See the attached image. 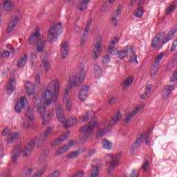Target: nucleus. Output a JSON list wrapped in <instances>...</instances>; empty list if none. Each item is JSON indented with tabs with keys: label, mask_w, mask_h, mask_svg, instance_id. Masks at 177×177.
I'll list each match as a JSON object with an SVG mask.
<instances>
[{
	"label": "nucleus",
	"mask_w": 177,
	"mask_h": 177,
	"mask_svg": "<svg viewBox=\"0 0 177 177\" xmlns=\"http://www.w3.org/2000/svg\"><path fill=\"white\" fill-rule=\"evenodd\" d=\"M115 102H117V98L115 97H111L109 101V103L110 104H114V103H115Z\"/></svg>",
	"instance_id": "nucleus-60"
},
{
	"label": "nucleus",
	"mask_w": 177,
	"mask_h": 177,
	"mask_svg": "<svg viewBox=\"0 0 177 177\" xmlns=\"http://www.w3.org/2000/svg\"><path fill=\"white\" fill-rule=\"evenodd\" d=\"M93 164H95V162H92V163H91V167H93V169L91 170V174L89 177L99 176V167L94 166Z\"/></svg>",
	"instance_id": "nucleus-36"
},
{
	"label": "nucleus",
	"mask_w": 177,
	"mask_h": 177,
	"mask_svg": "<svg viewBox=\"0 0 177 177\" xmlns=\"http://www.w3.org/2000/svg\"><path fill=\"white\" fill-rule=\"evenodd\" d=\"M42 66L44 68L46 73H49V71H50V64L49 63V62H48V60L43 61V64L40 65V67Z\"/></svg>",
	"instance_id": "nucleus-40"
},
{
	"label": "nucleus",
	"mask_w": 177,
	"mask_h": 177,
	"mask_svg": "<svg viewBox=\"0 0 177 177\" xmlns=\"http://www.w3.org/2000/svg\"><path fill=\"white\" fill-rule=\"evenodd\" d=\"M77 118H72L66 121V123L64 122V124H62V127L64 128H66V129L70 128V127H73V125H75L77 124Z\"/></svg>",
	"instance_id": "nucleus-31"
},
{
	"label": "nucleus",
	"mask_w": 177,
	"mask_h": 177,
	"mask_svg": "<svg viewBox=\"0 0 177 177\" xmlns=\"http://www.w3.org/2000/svg\"><path fill=\"white\" fill-rule=\"evenodd\" d=\"M3 157V145L0 144V158Z\"/></svg>",
	"instance_id": "nucleus-59"
},
{
	"label": "nucleus",
	"mask_w": 177,
	"mask_h": 177,
	"mask_svg": "<svg viewBox=\"0 0 177 177\" xmlns=\"http://www.w3.org/2000/svg\"><path fill=\"white\" fill-rule=\"evenodd\" d=\"M55 113L57 118L63 125V124L66 122V117L64 116V111H63V109L62 108V106H58L55 110Z\"/></svg>",
	"instance_id": "nucleus-19"
},
{
	"label": "nucleus",
	"mask_w": 177,
	"mask_h": 177,
	"mask_svg": "<svg viewBox=\"0 0 177 177\" xmlns=\"http://www.w3.org/2000/svg\"><path fill=\"white\" fill-rule=\"evenodd\" d=\"M61 55L62 59H66L68 56V43L67 41L61 44Z\"/></svg>",
	"instance_id": "nucleus-22"
},
{
	"label": "nucleus",
	"mask_w": 177,
	"mask_h": 177,
	"mask_svg": "<svg viewBox=\"0 0 177 177\" xmlns=\"http://www.w3.org/2000/svg\"><path fill=\"white\" fill-rule=\"evenodd\" d=\"M177 81V71L173 73V75L170 79V82H176Z\"/></svg>",
	"instance_id": "nucleus-52"
},
{
	"label": "nucleus",
	"mask_w": 177,
	"mask_h": 177,
	"mask_svg": "<svg viewBox=\"0 0 177 177\" xmlns=\"http://www.w3.org/2000/svg\"><path fill=\"white\" fill-rule=\"evenodd\" d=\"M103 149L105 150H111L113 149V143L109 141L107 139H104L102 141Z\"/></svg>",
	"instance_id": "nucleus-33"
},
{
	"label": "nucleus",
	"mask_w": 177,
	"mask_h": 177,
	"mask_svg": "<svg viewBox=\"0 0 177 177\" xmlns=\"http://www.w3.org/2000/svg\"><path fill=\"white\" fill-rule=\"evenodd\" d=\"M121 153H117L115 157L113 158V160L109 162V168L108 170V174L110 175L111 174V172L113 171V170H114V168H115V167H117L119 164L118 162V160H120V158H121Z\"/></svg>",
	"instance_id": "nucleus-12"
},
{
	"label": "nucleus",
	"mask_w": 177,
	"mask_h": 177,
	"mask_svg": "<svg viewBox=\"0 0 177 177\" xmlns=\"http://www.w3.org/2000/svg\"><path fill=\"white\" fill-rule=\"evenodd\" d=\"M46 46V40L45 39H39L37 43V51L39 53L44 52V49Z\"/></svg>",
	"instance_id": "nucleus-23"
},
{
	"label": "nucleus",
	"mask_w": 177,
	"mask_h": 177,
	"mask_svg": "<svg viewBox=\"0 0 177 177\" xmlns=\"http://www.w3.org/2000/svg\"><path fill=\"white\" fill-rule=\"evenodd\" d=\"M85 172L84 171H80L73 174V177H84Z\"/></svg>",
	"instance_id": "nucleus-54"
},
{
	"label": "nucleus",
	"mask_w": 177,
	"mask_h": 177,
	"mask_svg": "<svg viewBox=\"0 0 177 177\" xmlns=\"http://www.w3.org/2000/svg\"><path fill=\"white\" fill-rule=\"evenodd\" d=\"M89 92V86L85 85L82 87L79 91V99L81 102H85L88 98V93Z\"/></svg>",
	"instance_id": "nucleus-14"
},
{
	"label": "nucleus",
	"mask_w": 177,
	"mask_h": 177,
	"mask_svg": "<svg viewBox=\"0 0 177 177\" xmlns=\"http://www.w3.org/2000/svg\"><path fill=\"white\" fill-rule=\"evenodd\" d=\"M90 1L91 0H83L80 3V5H82V6L79 8V10H80L81 12H84V10H86L88 9V5H89Z\"/></svg>",
	"instance_id": "nucleus-37"
},
{
	"label": "nucleus",
	"mask_w": 177,
	"mask_h": 177,
	"mask_svg": "<svg viewBox=\"0 0 177 177\" xmlns=\"http://www.w3.org/2000/svg\"><path fill=\"white\" fill-rule=\"evenodd\" d=\"M53 131V128L48 127L46 130L44 131V135H41L43 138L45 139H47V138H49V136L50 133H52V131Z\"/></svg>",
	"instance_id": "nucleus-44"
},
{
	"label": "nucleus",
	"mask_w": 177,
	"mask_h": 177,
	"mask_svg": "<svg viewBox=\"0 0 177 177\" xmlns=\"http://www.w3.org/2000/svg\"><path fill=\"white\" fill-rule=\"evenodd\" d=\"M92 19H90L84 28L82 37L80 41V46H84L85 45V42H86V38H88V32H89V30H91V26H92Z\"/></svg>",
	"instance_id": "nucleus-11"
},
{
	"label": "nucleus",
	"mask_w": 177,
	"mask_h": 177,
	"mask_svg": "<svg viewBox=\"0 0 177 177\" xmlns=\"http://www.w3.org/2000/svg\"><path fill=\"white\" fill-rule=\"evenodd\" d=\"M136 1H137V0H131V6H134L135 4L136 3Z\"/></svg>",
	"instance_id": "nucleus-63"
},
{
	"label": "nucleus",
	"mask_w": 177,
	"mask_h": 177,
	"mask_svg": "<svg viewBox=\"0 0 177 177\" xmlns=\"http://www.w3.org/2000/svg\"><path fill=\"white\" fill-rule=\"evenodd\" d=\"M81 149L77 150V151H73L71 153L68 154L66 156L67 158L72 159V158H75V157H78L80 156V153H81Z\"/></svg>",
	"instance_id": "nucleus-41"
},
{
	"label": "nucleus",
	"mask_w": 177,
	"mask_h": 177,
	"mask_svg": "<svg viewBox=\"0 0 177 177\" xmlns=\"http://www.w3.org/2000/svg\"><path fill=\"white\" fill-rule=\"evenodd\" d=\"M122 120V115H121V112L118 111L116 113L115 115L113 116L111 120L108 122L106 124H104V128L107 127L108 128H113L114 125H117L119 121Z\"/></svg>",
	"instance_id": "nucleus-10"
},
{
	"label": "nucleus",
	"mask_w": 177,
	"mask_h": 177,
	"mask_svg": "<svg viewBox=\"0 0 177 177\" xmlns=\"http://www.w3.org/2000/svg\"><path fill=\"white\" fill-rule=\"evenodd\" d=\"M175 89V87L174 86H169L167 85L165 88L162 91V96L164 99H167V97H169V96L171 95L172 91Z\"/></svg>",
	"instance_id": "nucleus-20"
},
{
	"label": "nucleus",
	"mask_w": 177,
	"mask_h": 177,
	"mask_svg": "<svg viewBox=\"0 0 177 177\" xmlns=\"http://www.w3.org/2000/svg\"><path fill=\"white\" fill-rule=\"evenodd\" d=\"M134 16H136V17H138V19H140V17L143 16V8L141 6L138 7L134 11Z\"/></svg>",
	"instance_id": "nucleus-38"
},
{
	"label": "nucleus",
	"mask_w": 177,
	"mask_h": 177,
	"mask_svg": "<svg viewBox=\"0 0 177 177\" xmlns=\"http://www.w3.org/2000/svg\"><path fill=\"white\" fill-rule=\"evenodd\" d=\"M106 52L110 55H113L118 54V50H117V48H115L113 46H109L108 48L106 49Z\"/></svg>",
	"instance_id": "nucleus-39"
},
{
	"label": "nucleus",
	"mask_w": 177,
	"mask_h": 177,
	"mask_svg": "<svg viewBox=\"0 0 177 177\" xmlns=\"http://www.w3.org/2000/svg\"><path fill=\"white\" fill-rule=\"evenodd\" d=\"M164 57V54L163 53H160V55H158L154 61L155 64H158V63H160V62L161 61V59H162Z\"/></svg>",
	"instance_id": "nucleus-51"
},
{
	"label": "nucleus",
	"mask_w": 177,
	"mask_h": 177,
	"mask_svg": "<svg viewBox=\"0 0 177 177\" xmlns=\"http://www.w3.org/2000/svg\"><path fill=\"white\" fill-rule=\"evenodd\" d=\"M109 62H110V57H109V55H106L104 57L102 63H109Z\"/></svg>",
	"instance_id": "nucleus-58"
},
{
	"label": "nucleus",
	"mask_w": 177,
	"mask_h": 177,
	"mask_svg": "<svg viewBox=\"0 0 177 177\" xmlns=\"http://www.w3.org/2000/svg\"><path fill=\"white\" fill-rule=\"evenodd\" d=\"M176 31H177V29H171L166 35L172 39V37L175 35V33L176 32Z\"/></svg>",
	"instance_id": "nucleus-53"
},
{
	"label": "nucleus",
	"mask_w": 177,
	"mask_h": 177,
	"mask_svg": "<svg viewBox=\"0 0 177 177\" xmlns=\"http://www.w3.org/2000/svg\"><path fill=\"white\" fill-rule=\"evenodd\" d=\"M8 173H3L0 177H8Z\"/></svg>",
	"instance_id": "nucleus-64"
},
{
	"label": "nucleus",
	"mask_w": 177,
	"mask_h": 177,
	"mask_svg": "<svg viewBox=\"0 0 177 177\" xmlns=\"http://www.w3.org/2000/svg\"><path fill=\"white\" fill-rule=\"evenodd\" d=\"M48 89L42 95L46 106H50L52 102H56L59 97L60 91V83L59 80H53L47 85Z\"/></svg>",
	"instance_id": "nucleus-4"
},
{
	"label": "nucleus",
	"mask_w": 177,
	"mask_h": 177,
	"mask_svg": "<svg viewBox=\"0 0 177 177\" xmlns=\"http://www.w3.org/2000/svg\"><path fill=\"white\" fill-rule=\"evenodd\" d=\"M1 135L3 136H6V135L8 136L7 139V143L8 145H10V143H13L15 140H17L19 139V132L12 133L10 129L6 128L3 129V131L1 132Z\"/></svg>",
	"instance_id": "nucleus-9"
},
{
	"label": "nucleus",
	"mask_w": 177,
	"mask_h": 177,
	"mask_svg": "<svg viewBox=\"0 0 177 177\" xmlns=\"http://www.w3.org/2000/svg\"><path fill=\"white\" fill-rule=\"evenodd\" d=\"M16 82V80L15 78H10L8 86H7L6 91L8 95H10L12 92H14V91H16V87L13 86V84Z\"/></svg>",
	"instance_id": "nucleus-28"
},
{
	"label": "nucleus",
	"mask_w": 177,
	"mask_h": 177,
	"mask_svg": "<svg viewBox=\"0 0 177 177\" xmlns=\"http://www.w3.org/2000/svg\"><path fill=\"white\" fill-rule=\"evenodd\" d=\"M25 89L26 91L28 96H31V95H34L35 92V86H34V84H32V83H30V82H26Z\"/></svg>",
	"instance_id": "nucleus-25"
},
{
	"label": "nucleus",
	"mask_w": 177,
	"mask_h": 177,
	"mask_svg": "<svg viewBox=\"0 0 177 177\" xmlns=\"http://www.w3.org/2000/svg\"><path fill=\"white\" fill-rule=\"evenodd\" d=\"M39 30H37L35 33H33L30 37L28 38V43L29 45H34L35 44V41L37 38L39 37Z\"/></svg>",
	"instance_id": "nucleus-32"
},
{
	"label": "nucleus",
	"mask_w": 177,
	"mask_h": 177,
	"mask_svg": "<svg viewBox=\"0 0 177 177\" xmlns=\"http://www.w3.org/2000/svg\"><path fill=\"white\" fill-rule=\"evenodd\" d=\"M97 124V122L96 120L89 122L88 124L80 128V132H82L85 135H84L81 140L83 142H86L89 139V137L92 133H93V129H95V127H96V124Z\"/></svg>",
	"instance_id": "nucleus-6"
},
{
	"label": "nucleus",
	"mask_w": 177,
	"mask_h": 177,
	"mask_svg": "<svg viewBox=\"0 0 177 177\" xmlns=\"http://www.w3.org/2000/svg\"><path fill=\"white\" fill-rule=\"evenodd\" d=\"M69 136H70V131H67L64 134L62 135L60 138L56 139L51 144V146L55 147V146H57V145H60V143H63V142H64V140H66Z\"/></svg>",
	"instance_id": "nucleus-21"
},
{
	"label": "nucleus",
	"mask_w": 177,
	"mask_h": 177,
	"mask_svg": "<svg viewBox=\"0 0 177 177\" xmlns=\"http://www.w3.org/2000/svg\"><path fill=\"white\" fill-rule=\"evenodd\" d=\"M136 170L133 169L131 174H130V177H136Z\"/></svg>",
	"instance_id": "nucleus-62"
},
{
	"label": "nucleus",
	"mask_w": 177,
	"mask_h": 177,
	"mask_svg": "<svg viewBox=\"0 0 177 177\" xmlns=\"http://www.w3.org/2000/svg\"><path fill=\"white\" fill-rule=\"evenodd\" d=\"M36 84H41V77L39 75H37L35 77Z\"/></svg>",
	"instance_id": "nucleus-61"
},
{
	"label": "nucleus",
	"mask_w": 177,
	"mask_h": 177,
	"mask_svg": "<svg viewBox=\"0 0 177 177\" xmlns=\"http://www.w3.org/2000/svg\"><path fill=\"white\" fill-rule=\"evenodd\" d=\"M171 39H172L171 37L166 35V37L162 41L161 45L158 47V49H161V48H162V46H164V45H165L167 42H169V41H171Z\"/></svg>",
	"instance_id": "nucleus-48"
},
{
	"label": "nucleus",
	"mask_w": 177,
	"mask_h": 177,
	"mask_svg": "<svg viewBox=\"0 0 177 177\" xmlns=\"http://www.w3.org/2000/svg\"><path fill=\"white\" fill-rule=\"evenodd\" d=\"M60 30H62V23H58L54 26H50L47 35V39L49 44L53 42V41H57L59 35L60 34Z\"/></svg>",
	"instance_id": "nucleus-7"
},
{
	"label": "nucleus",
	"mask_w": 177,
	"mask_h": 177,
	"mask_svg": "<svg viewBox=\"0 0 177 177\" xmlns=\"http://www.w3.org/2000/svg\"><path fill=\"white\" fill-rule=\"evenodd\" d=\"M22 109H24V110L26 109V115L22 118V127L24 129H28L30 128V122H28V120L29 121H32V120H34V110L30 107L28 100L26 97H22L20 102H17L15 105L16 113H21Z\"/></svg>",
	"instance_id": "nucleus-2"
},
{
	"label": "nucleus",
	"mask_w": 177,
	"mask_h": 177,
	"mask_svg": "<svg viewBox=\"0 0 177 177\" xmlns=\"http://www.w3.org/2000/svg\"><path fill=\"white\" fill-rule=\"evenodd\" d=\"M27 60H28V55L24 54V57H20L17 62V67L18 68H23L26 66V63H27Z\"/></svg>",
	"instance_id": "nucleus-24"
},
{
	"label": "nucleus",
	"mask_w": 177,
	"mask_h": 177,
	"mask_svg": "<svg viewBox=\"0 0 177 177\" xmlns=\"http://www.w3.org/2000/svg\"><path fill=\"white\" fill-rule=\"evenodd\" d=\"M109 130L106 129V128H100L97 127V138H102L105 135H107L109 133Z\"/></svg>",
	"instance_id": "nucleus-35"
},
{
	"label": "nucleus",
	"mask_w": 177,
	"mask_h": 177,
	"mask_svg": "<svg viewBox=\"0 0 177 177\" xmlns=\"http://www.w3.org/2000/svg\"><path fill=\"white\" fill-rule=\"evenodd\" d=\"M3 6L6 12H10L13 10V3L10 0H4Z\"/></svg>",
	"instance_id": "nucleus-27"
},
{
	"label": "nucleus",
	"mask_w": 177,
	"mask_h": 177,
	"mask_svg": "<svg viewBox=\"0 0 177 177\" xmlns=\"http://www.w3.org/2000/svg\"><path fill=\"white\" fill-rule=\"evenodd\" d=\"M132 54L130 55L129 57V62L130 63H135L136 64H138L139 62H138V56L135 55V53H133V52H131Z\"/></svg>",
	"instance_id": "nucleus-42"
},
{
	"label": "nucleus",
	"mask_w": 177,
	"mask_h": 177,
	"mask_svg": "<svg viewBox=\"0 0 177 177\" xmlns=\"http://www.w3.org/2000/svg\"><path fill=\"white\" fill-rule=\"evenodd\" d=\"M10 56V52L9 50H4L0 53V59H6Z\"/></svg>",
	"instance_id": "nucleus-47"
},
{
	"label": "nucleus",
	"mask_w": 177,
	"mask_h": 177,
	"mask_svg": "<svg viewBox=\"0 0 177 177\" xmlns=\"http://www.w3.org/2000/svg\"><path fill=\"white\" fill-rule=\"evenodd\" d=\"M95 153H96V150L91 149V150L88 151V153H85L84 157V158H91V157H92V156H93V154H95Z\"/></svg>",
	"instance_id": "nucleus-49"
},
{
	"label": "nucleus",
	"mask_w": 177,
	"mask_h": 177,
	"mask_svg": "<svg viewBox=\"0 0 177 177\" xmlns=\"http://www.w3.org/2000/svg\"><path fill=\"white\" fill-rule=\"evenodd\" d=\"M151 95V85H149L145 88V93H142L140 95V99L145 100V99H149Z\"/></svg>",
	"instance_id": "nucleus-30"
},
{
	"label": "nucleus",
	"mask_w": 177,
	"mask_h": 177,
	"mask_svg": "<svg viewBox=\"0 0 177 177\" xmlns=\"http://www.w3.org/2000/svg\"><path fill=\"white\" fill-rule=\"evenodd\" d=\"M33 99L35 100L33 101V103H35V107L37 109V111L40 114L43 125H48V124H49V121H50V118L53 116L55 110L50 109L46 115V107H45V104L42 103V100L37 97H33Z\"/></svg>",
	"instance_id": "nucleus-5"
},
{
	"label": "nucleus",
	"mask_w": 177,
	"mask_h": 177,
	"mask_svg": "<svg viewBox=\"0 0 177 177\" xmlns=\"http://www.w3.org/2000/svg\"><path fill=\"white\" fill-rule=\"evenodd\" d=\"M133 80H135V77L133 76H129L127 77L122 84V90L125 91L126 89H128L129 88V86L132 85V83L133 82Z\"/></svg>",
	"instance_id": "nucleus-26"
},
{
	"label": "nucleus",
	"mask_w": 177,
	"mask_h": 177,
	"mask_svg": "<svg viewBox=\"0 0 177 177\" xmlns=\"http://www.w3.org/2000/svg\"><path fill=\"white\" fill-rule=\"evenodd\" d=\"M143 140H145L147 146L150 145V131L142 133L141 134L137 136L136 142L131 146L133 150H136V149H139V147L142 146Z\"/></svg>",
	"instance_id": "nucleus-8"
},
{
	"label": "nucleus",
	"mask_w": 177,
	"mask_h": 177,
	"mask_svg": "<svg viewBox=\"0 0 177 177\" xmlns=\"http://www.w3.org/2000/svg\"><path fill=\"white\" fill-rule=\"evenodd\" d=\"M150 166V162H149V160H146L145 163L142 165V171L143 172H147V168Z\"/></svg>",
	"instance_id": "nucleus-50"
},
{
	"label": "nucleus",
	"mask_w": 177,
	"mask_h": 177,
	"mask_svg": "<svg viewBox=\"0 0 177 177\" xmlns=\"http://www.w3.org/2000/svg\"><path fill=\"white\" fill-rule=\"evenodd\" d=\"M30 60L32 61V64H34V62H35V60H37V55L32 53L30 55Z\"/></svg>",
	"instance_id": "nucleus-57"
},
{
	"label": "nucleus",
	"mask_w": 177,
	"mask_h": 177,
	"mask_svg": "<svg viewBox=\"0 0 177 177\" xmlns=\"http://www.w3.org/2000/svg\"><path fill=\"white\" fill-rule=\"evenodd\" d=\"M38 137L35 136L29 142V144L24 147L21 144L17 145L12 152V161L14 165H17V160L19 158V154L22 153L23 157L27 158L32 152V149H34Z\"/></svg>",
	"instance_id": "nucleus-3"
},
{
	"label": "nucleus",
	"mask_w": 177,
	"mask_h": 177,
	"mask_svg": "<svg viewBox=\"0 0 177 177\" xmlns=\"http://www.w3.org/2000/svg\"><path fill=\"white\" fill-rule=\"evenodd\" d=\"M80 120H82L83 122L88 121V120H89V112H86L85 115H83L82 118H80Z\"/></svg>",
	"instance_id": "nucleus-55"
},
{
	"label": "nucleus",
	"mask_w": 177,
	"mask_h": 177,
	"mask_svg": "<svg viewBox=\"0 0 177 177\" xmlns=\"http://www.w3.org/2000/svg\"><path fill=\"white\" fill-rule=\"evenodd\" d=\"M121 14V6L119 5L118 9L115 11V16L112 17V23L114 27H117L118 26V21H117V17H119Z\"/></svg>",
	"instance_id": "nucleus-29"
},
{
	"label": "nucleus",
	"mask_w": 177,
	"mask_h": 177,
	"mask_svg": "<svg viewBox=\"0 0 177 177\" xmlns=\"http://www.w3.org/2000/svg\"><path fill=\"white\" fill-rule=\"evenodd\" d=\"M103 42V40H102V37L98 36L97 38V41L95 44H94V59H97L99 57V53H100V47L102 46V44Z\"/></svg>",
	"instance_id": "nucleus-16"
},
{
	"label": "nucleus",
	"mask_w": 177,
	"mask_h": 177,
	"mask_svg": "<svg viewBox=\"0 0 177 177\" xmlns=\"http://www.w3.org/2000/svg\"><path fill=\"white\" fill-rule=\"evenodd\" d=\"M160 41L161 39H160V37L156 36L152 40V44H151L152 48L158 47V45L160 44Z\"/></svg>",
	"instance_id": "nucleus-43"
},
{
	"label": "nucleus",
	"mask_w": 177,
	"mask_h": 177,
	"mask_svg": "<svg viewBox=\"0 0 177 177\" xmlns=\"http://www.w3.org/2000/svg\"><path fill=\"white\" fill-rule=\"evenodd\" d=\"M74 145V141L71 140L68 144H66L64 146H62L61 148H59L56 152L55 156H60V154H63L66 153L68 150H69L70 147H73V145Z\"/></svg>",
	"instance_id": "nucleus-17"
},
{
	"label": "nucleus",
	"mask_w": 177,
	"mask_h": 177,
	"mask_svg": "<svg viewBox=\"0 0 177 177\" xmlns=\"http://www.w3.org/2000/svg\"><path fill=\"white\" fill-rule=\"evenodd\" d=\"M94 77L95 78H100L102 77V68L97 64L94 65Z\"/></svg>",
	"instance_id": "nucleus-34"
},
{
	"label": "nucleus",
	"mask_w": 177,
	"mask_h": 177,
	"mask_svg": "<svg viewBox=\"0 0 177 177\" xmlns=\"http://www.w3.org/2000/svg\"><path fill=\"white\" fill-rule=\"evenodd\" d=\"M45 142H46V138H45L44 136H40L39 140L37 142V147H42Z\"/></svg>",
	"instance_id": "nucleus-45"
},
{
	"label": "nucleus",
	"mask_w": 177,
	"mask_h": 177,
	"mask_svg": "<svg viewBox=\"0 0 177 177\" xmlns=\"http://www.w3.org/2000/svg\"><path fill=\"white\" fill-rule=\"evenodd\" d=\"M140 109L142 108H139L137 107L136 109H134L131 113H126V118L125 120L123 121V125L125 127L127 126V124L129 122H131V120H132V118L134 115H136V114H138V113H139V111H140Z\"/></svg>",
	"instance_id": "nucleus-15"
},
{
	"label": "nucleus",
	"mask_w": 177,
	"mask_h": 177,
	"mask_svg": "<svg viewBox=\"0 0 177 177\" xmlns=\"http://www.w3.org/2000/svg\"><path fill=\"white\" fill-rule=\"evenodd\" d=\"M118 43V39L117 37H115L113 40H111V44H109V46H115Z\"/></svg>",
	"instance_id": "nucleus-56"
},
{
	"label": "nucleus",
	"mask_w": 177,
	"mask_h": 177,
	"mask_svg": "<svg viewBox=\"0 0 177 177\" xmlns=\"http://www.w3.org/2000/svg\"><path fill=\"white\" fill-rule=\"evenodd\" d=\"M131 52H133V46H127L125 49L118 51V57L121 59H124V57H128V53Z\"/></svg>",
	"instance_id": "nucleus-13"
},
{
	"label": "nucleus",
	"mask_w": 177,
	"mask_h": 177,
	"mask_svg": "<svg viewBox=\"0 0 177 177\" xmlns=\"http://www.w3.org/2000/svg\"><path fill=\"white\" fill-rule=\"evenodd\" d=\"M176 6L174 4L170 5L169 7L166 8V15H171L174 10H175V8Z\"/></svg>",
	"instance_id": "nucleus-46"
},
{
	"label": "nucleus",
	"mask_w": 177,
	"mask_h": 177,
	"mask_svg": "<svg viewBox=\"0 0 177 177\" xmlns=\"http://www.w3.org/2000/svg\"><path fill=\"white\" fill-rule=\"evenodd\" d=\"M85 75H86V71H85V66L82 64L79 75L77 73H74L69 77V84L66 86L65 91L64 93V104H65L66 109L67 111H70L71 110V99L70 98V95H68V92L73 89V86L74 88H78L81 86V84L84 82L85 80Z\"/></svg>",
	"instance_id": "nucleus-1"
},
{
	"label": "nucleus",
	"mask_w": 177,
	"mask_h": 177,
	"mask_svg": "<svg viewBox=\"0 0 177 177\" xmlns=\"http://www.w3.org/2000/svg\"><path fill=\"white\" fill-rule=\"evenodd\" d=\"M17 21H19V17L17 16L14 17L8 23V26L6 30L8 34L12 32L13 30H15V27H16V24H17Z\"/></svg>",
	"instance_id": "nucleus-18"
}]
</instances>
